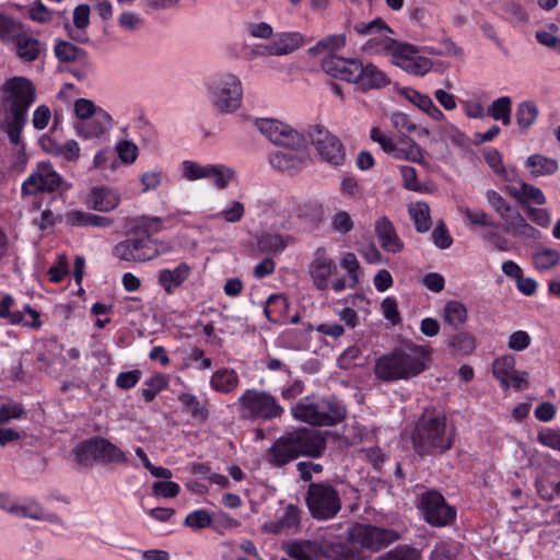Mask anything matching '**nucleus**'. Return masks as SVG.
<instances>
[{
	"label": "nucleus",
	"instance_id": "603ef678",
	"mask_svg": "<svg viewBox=\"0 0 560 560\" xmlns=\"http://www.w3.org/2000/svg\"><path fill=\"white\" fill-rule=\"evenodd\" d=\"M511 110H512V100L510 96H501L494 100L489 108L488 114L494 120L501 121L504 126H509L511 124Z\"/></svg>",
	"mask_w": 560,
	"mask_h": 560
},
{
	"label": "nucleus",
	"instance_id": "774afa93",
	"mask_svg": "<svg viewBox=\"0 0 560 560\" xmlns=\"http://www.w3.org/2000/svg\"><path fill=\"white\" fill-rule=\"evenodd\" d=\"M419 555L415 548L409 546H398L387 553L378 557L376 560H418Z\"/></svg>",
	"mask_w": 560,
	"mask_h": 560
},
{
	"label": "nucleus",
	"instance_id": "dca6fc26",
	"mask_svg": "<svg viewBox=\"0 0 560 560\" xmlns=\"http://www.w3.org/2000/svg\"><path fill=\"white\" fill-rule=\"evenodd\" d=\"M419 510L425 522L435 527L447 526L456 516V511L435 491L423 493L420 497Z\"/></svg>",
	"mask_w": 560,
	"mask_h": 560
},
{
	"label": "nucleus",
	"instance_id": "7ed1b4c3",
	"mask_svg": "<svg viewBox=\"0 0 560 560\" xmlns=\"http://www.w3.org/2000/svg\"><path fill=\"white\" fill-rule=\"evenodd\" d=\"M205 89L213 110L220 115H232L243 104L244 88L241 78L229 70L208 75Z\"/></svg>",
	"mask_w": 560,
	"mask_h": 560
},
{
	"label": "nucleus",
	"instance_id": "1a4fd4ad",
	"mask_svg": "<svg viewBox=\"0 0 560 560\" xmlns=\"http://www.w3.org/2000/svg\"><path fill=\"white\" fill-rule=\"evenodd\" d=\"M236 405L241 418L246 420L270 421L280 418L284 412L273 395L256 388L245 389L238 396Z\"/></svg>",
	"mask_w": 560,
	"mask_h": 560
},
{
	"label": "nucleus",
	"instance_id": "aec40b11",
	"mask_svg": "<svg viewBox=\"0 0 560 560\" xmlns=\"http://www.w3.org/2000/svg\"><path fill=\"white\" fill-rule=\"evenodd\" d=\"M337 266L326 248L315 249L307 266V273L315 289L326 291Z\"/></svg>",
	"mask_w": 560,
	"mask_h": 560
},
{
	"label": "nucleus",
	"instance_id": "6ab92c4d",
	"mask_svg": "<svg viewBox=\"0 0 560 560\" xmlns=\"http://www.w3.org/2000/svg\"><path fill=\"white\" fill-rule=\"evenodd\" d=\"M62 183L61 175L54 168L49 162L37 164L33 173L23 182L22 192L25 195H36L44 191H54Z\"/></svg>",
	"mask_w": 560,
	"mask_h": 560
},
{
	"label": "nucleus",
	"instance_id": "f704fd0d",
	"mask_svg": "<svg viewBox=\"0 0 560 560\" xmlns=\"http://www.w3.org/2000/svg\"><path fill=\"white\" fill-rule=\"evenodd\" d=\"M300 523V510L289 504L278 521L267 522L262 526V532L271 534H281L296 528Z\"/></svg>",
	"mask_w": 560,
	"mask_h": 560
},
{
	"label": "nucleus",
	"instance_id": "bf43d9fd",
	"mask_svg": "<svg viewBox=\"0 0 560 560\" xmlns=\"http://www.w3.org/2000/svg\"><path fill=\"white\" fill-rule=\"evenodd\" d=\"M340 266L348 273L349 287L355 288L360 282V264L353 253H345L340 258Z\"/></svg>",
	"mask_w": 560,
	"mask_h": 560
},
{
	"label": "nucleus",
	"instance_id": "a878e982",
	"mask_svg": "<svg viewBox=\"0 0 560 560\" xmlns=\"http://www.w3.org/2000/svg\"><path fill=\"white\" fill-rule=\"evenodd\" d=\"M374 232L384 250L396 254L404 249V243L387 217H381L375 221Z\"/></svg>",
	"mask_w": 560,
	"mask_h": 560
},
{
	"label": "nucleus",
	"instance_id": "de8ad7c7",
	"mask_svg": "<svg viewBox=\"0 0 560 560\" xmlns=\"http://www.w3.org/2000/svg\"><path fill=\"white\" fill-rule=\"evenodd\" d=\"M539 115L538 106L533 101H523L516 107V122L521 129H528Z\"/></svg>",
	"mask_w": 560,
	"mask_h": 560
},
{
	"label": "nucleus",
	"instance_id": "4be33fe9",
	"mask_svg": "<svg viewBox=\"0 0 560 560\" xmlns=\"http://www.w3.org/2000/svg\"><path fill=\"white\" fill-rule=\"evenodd\" d=\"M360 60L361 59L358 58H343L338 55L329 54L323 59L322 68L331 78L354 85Z\"/></svg>",
	"mask_w": 560,
	"mask_h": 560
},
{
	"label": "nucleus",
	"instance_id": "c85d7f7f",
	"mask_svg": "<svg viewBox=\"0 0 560 560\" xmlns=\"http://www.w3.org/2000/svg\"><path fill=\"white\" fill-rule=\"evenodd\" d=\"M125 228L128 233L138 235L143 234L144 237H151L153 234L165 230L164 220L156 215H139L126 219Z\"/></svg>",
	"mask_w": 560,
	"mask_h": 560
},
{
	"label": "nucleus",
	"instance_id": "bb28decb",
	"mask_svg": "<svg viewBox=\"0 0 560 560\" xmlns=\"http://www.w3.org/2000/svg\"><path fill=\"white\" fill-rule=\"evenodd\" d=\"M505 190L518 203L526 207V209L530 207V203L537 206H544L547 203V198L544 191L539 187L525 182H518L515 185H510Z\"/></svg>",
	"mask_w": 560,
	"mask_h": 560
},
{
	"label": "nucleus",
	"instance_id": "393cba45",
	"mask_svg": "<svg viewBox=\"0 0 560 560\" xmlns=\"http://www.w3.org/2000/svg\"><path fill=\"white\" fill-rule=\"evenodd\" d=\"M40 147L46 153L66 162L75 163L81 156V147L74 139L58 141L50 137H43Z\"/></svg>",
	"mask_w": 560,
	"mask_h": 560
},
{
	"label": "nucleus",
	"instance_id": "0e129e2a",
	"mask_svg": "<svg viewBox=\"0 0 560 560\" xmlns=\"http://www.w3.org/2000/svg\"><path fill=\"white\" fill-rule=\"evenodd\" d=\"M14 305V299L10 294H5L0 299V318H5L10 324L16 325L23 322V313L20 311H11Z\"/></svg>",
	"mask_w": 560,
	"mask_h": 560
},
{
	"label": "nucleus",
	"instance_id": "ddd939ff",
	"mask_svg": "<svg viewBox=\"0 0 560 560\" xmlns=\"http://www.w3.org/2000/svg\"><path fill=\"white\" fill-rule=\"evenodd\" d=\"M75 459L81 464L92 460L121 464L128 460L127 453L103 438L88 440L74 450Z\"/></svg>",
	"mask_w": 560,
	"mask_h": 560
},
{
	"label": "nucleus",
	"instance_id": "58836bf2",
	"mask_svg": "<svg viewBox=\"0 0 560 560\" xmlns=\"http://www.w3.org/2000/svg\"><path fill=\"white\" fill-rule=\"evenodd\" d=\"M530 259L536 270L548 271L560 265V252L541 246L533 252Z\"/></svg>",
	"mask_w": 560,
	"mask_h": 560
},
{
	"label": "nucleus",
	"instance_id": "b1692460",
	"mask_svg": "<svg viewBox=\"0 0 560 560\" xmlns=\"http://www.w3.org/2000/svg\"><path fill=\"white\" fill-rule=\"evenodd\" d=\"M392 83L388 74L372 62L360 60L354 85L362 92L382 90Z\"/></svg>",
	"mask_w": 560,
	"mask_h": 560
},
{
	"label": "nucleus",
	"instance_id": "79ce46f5",
	"mask_svg": "<svg viewBox=\"0 0 560 560\" xmlns=\"http://www.w3.org/2000/svg\"><path fill=\"white\" fill-rule=\"evenodd\" d=\"M305 161L303 155L293 152H276L270 158L271 165L282 172L299 171L303 167Z\"/></svg>",
	"mask_w": 560,
	"mask_h": 560
},
{
	"label": "nucleus",
	"instance_id": "9b49d317",
	"mask_svg": "<svg viewBox=\"0 0 560 560\" xmlns=\"http://www.w3.org/2000/svg\"><path fill=\"white\" fill-rule=\"evenodd\" d=\"M163 242L152 237H129L117 243L113 256L122 261L147 262L167 253Z\"/></svg>",
	"mask_w": 560,
	"mask_h": 560
},
{
	"label": "nucleus",
	"instance_id": "a211bd4d",
	"mask_svg": "<svg viewBox=\"0 0 560 560\" xmlns=\"http://www.w3.org/2000/svg\"><path fill=\"white\" fill-rule=\"evenodd\" d=\"M311 141L317 153L325 162L338 166L346 159V152L340 140L322 126L314 127L310 132Z\"/></svg>",
	"mask_w": 560,
	"mask_h": 560
},
{
	"label": "nucleus",
	"instance_id": "f3484780",
	"mask_svg": "<svg viewBox=\"0 0 560 560\" xmlns=\"http://www.w3.org/2000/svg\"><path fill=\"white\" fill-rule=\"evenodd\" d=\"M390 62L405 72L417 77L425 75L433 66L432 61L421 55L416 46L402 42H399L394 50Z\"/></svg>",
	"mask_w": 560,
	"mask_h": 560
},
{
	"label": "nucleus",
	"instance_id": "5fc2aeb1",
	"mask_svg": "<svg viewBox=\"0 0 560 560\" xmlns=\"http://www.w3.org/2000/svg\"><path fill=\"white\" fill-rule=\"evenodd\" d=\"M457 209L459 212L465 214L469 224L474 226H498L497 223L491 219V217L482 209H470L465 205H458Z\"/></svg>",
	"mask_w": 560,
	"mask_h": 560
},
{
	"label": "nucleus",
	"instance_id": "4d7b16f0",
	"mask_svg": "<svg viewBox=\"0 0 560 560\" xmlns=\"http://www.w3.org/2000/svg\"><path fill=\"white\" fill-rule=\"evenodd\" d=\"M208 164H201L194 160H185L180 163L182 177L188 182L206 179Z\"/></svg>",
	"mask_w": 560,
	"mask_h": 560
},
{
	"label": "nucleus",
	"instance_id": "9d476101",
	"mask_svg": "<svg viewBox=\"0 0 560 560\" xmlns=\"http://www.w3.org/2000/svg\"><path fill=\"white\" fill-rule=\"evenodd\" d=\"M354 31L370 38L361 46V51L370 56H388L392 58L399 42L392 37V28L380 18L369 23L359 22L353 26Z\"/></svg>",
	"mask_w": 560,
	"mask_h": 560
},
{
	"label": "nucleus",
	"instance_id": "c9c22d12",
	"mask_svg": "<svg viewBox=\"0 0 560 560\" xmlns=\"http://www.w3.org/2000/svg\"><path fill=\"white\" fill-rule=\"evenodd\" d=\"M285 551L294 560H320L322 547L316 541L300 540L287 544Z\"/></svg>",
	"mask_w": 560,
	"mask_h": 560
},
{
	"label": "nucleus",
	"instance_id": "864d4df0",
	"mask_svg": "<svg viewBox=\"0 0 560 560\" xmlns=\"http://www.w3.org/2000/svg\"><path fill=\"white\" fill-rule=\"evenodd\" d=\"M347 36L345 33L332 34L322 38L315 46L310 48V54L318 55L324 52H332L346 46Z\"/></svg>",
	"mask_w": 560,
	"mask_h": 560
},
{
	"label": "nucleus",
	"instance_id": "37998d69",
	"mask_svg": "<svg viewBox=\"0 0 560 560\" xmlns=\"http://www.w3.org/2000/svg\"><path fill=\"white\" fill-rule=\"evenodd\" d=\"M443 318L451 327L458 330L467 320V308L462 302L451 300L444 306Z\"/></svg>",
	"mask_w": 560,
	"mask_h": 560
},
{
	"label": "nucleus",
	"instance_id": "423d86ee",
	"mask_svg": "<svg viewBox=\"0 0 560 560\" xmlns=\"http://www.w3.org/2000/svg\"><path fill=\"white\" fill-rule=\"evenodd\" d=\"M413 446L421 455L443 453L451 448L454 430L443 415H423L412 434Z\"/></svg>",
	"mask_w": 560,
	"mask_h": 560
},
{
	"label": "nucleus",
	"instance_id": "09e8293b",
	"mask_svg": "<svg viewBox=\"0 0 560 560\" xmlns=\"http://www.w3.org/2000/svg\"><path fill=\"white\" fill-rule=\"evenodd\" d=\"M245 215V205L235 199L228 200L224 207L213 214L217 220L224 221L226 223H238Z\"/></svg>",
	"mask_w": 560,
	"mask_h": 560
},
{
	"label": "nucleus",
	"instance_id": "4c0bfd02",
	"mask_svg": "<svg viewBox=\"0 0 560 560\" xmlns=\"http://www.w3.org/2000/svg\"><path fill=\"white\" fill-rule=\"evenodd\" d=\"M312 330L311 324H302L301 327L284 330L280 338L285 347L300 350L308 346Z\"/></svg>",
	"mask_w": 560,
	"mask_h": 560
},
{
	"label": "nucleus",
	"instance_id": "ea45409f",
	"mask_svg": "<svg viewBox=\"0 0 560 560\" xmlns=\"http://www.w3.org/2000/svg\"><path fill=\"white\" fill-rule=\"evenodd\" d=\"M292 238L280 233H265L257 238V246L260 252L267 254L282 253Z\"/></svg>",
	"mask_w": 560,
	"mask_h": 560
},
{
	"label": "nucleus",
	"instance_id": "f257e3e1",
	"mask_svg": "<svg viewBox=\"0 0 560 560\" xmlns=\"http://www.w3.org/2000/svg\"><path fill=\"white\" fill-rule=\"evenodd\" d=\"M35 101V86L25 77L9 78L0 86V128L20 149L24 148L21 133Z\"/></svg>",
	"mask_w": 560,
	"mask_h": 560
},
{
	"label": "nucleus",
	"instance_id": "3c124183",
	"mask_svg": "<svg viewBox=\"0 0 560 560\" xmlns=\"http://www.w3.org/2000/svg\"><path fill=\"white\" fill-rule=\"evenodd\" d=\"M168 377L165 374L156 373L143 382L141 396L147 402L152 401L159 393L167 388Z\"/></svg>",
	"mask_w": 560,
	"mask_h": 560
},
{
	"label": "nucleus",
	"instance_id": "49530a36",
	"mask_svg": "<svg viewBox=\"0 0 560 560\" xmlns=\"http://www.w3.org/2000/svg\"><path fill=\"white\" fill-rule=\"evenodd\" d=\"M515 370V358L512 354H505L498 358L492 364V372L495 378L504 388L510 387L509 375Z\"/></svg>",
	"mask_w": 560,
	"mask_h": 560
},
{
	"label": "nucleus",
	"instance_id": "2f4dec72",
	"mask_svg": "<svg viewBox=\"0 0 560 560\" xmlns=\"http://www.w3.org/2000/svg\"><path fill=\"white\" fill-rule=\"evenodd\" d=\"M12 515L35 521H46L50 523L58 522V516L56 514L46 513L43 506L32 499L16 501Z\"/></svg>",
	"mask_w": 560,
	"mask_h": 560
},
{
	"label": "nucleus",
	"instance_id": "39448f33",
	"mask_svg": "<svg viewBox=\"0 0 560 560\" xmlns=\"http://www.w3.org/2000/svg\"><path fill=\"white\" fill-rule=\"evenodd\" d=\"M75 135L86 141L104 142L108 140L114 127L113 116L88 98H78L73 103Z\"/></svg>",
	"mask_w": 560,
	"mask_h": 560
},
{
	"label": "nucleus",
	"instance_id": "69168bd1",
	"mask_svg": "<svg viewBox=\"0 0 560 560\" xmlns=\"http://www.w3.org/2000/svg\"><path fill=\"white\" fill-rule=\"evenodd\" d=\"M141 184V191L149 192L151 190L158 189L163 180V172L159 168H153L143 172L139 177Z\"/></svg>",
	"mask_w": 560,
	"mask_h": 560
},
{
	"label": "nucleus",
	"instance_id": "f03ea898",
	"mask_svg": "<svg viewBox=\"0 0 560 560\" xmlns=\"http://www.w3.org/2000/svg\"><path fill=\"white\" fill-rule=\"evenodd\" d=\"M431 349L427 346L407 343L378 358L374 365L375 376L384 382L408 380L429 368Z\"/></svg>",
	"mask_w": 560,
	"mask_h": 560
},
{
	"label": "nucleus",
	"instance_id": "72a5a7b5",
	"mask_svg": "<svg viewBox=\"0 0 560 560\" xmlns=\"http://www.w3.org/2000/svg\"><path fill=\"white\" fill-rule=\"evenodd\" d=\"M206 179L219 190L226 189L236 179V170L223 163H208Z\"/></svg>",
	"mask_w": 560,
	"mask_h": 560
},
{
	"label": "nucleus",
	"instance_id": "8fccbe9b",
	"mask_svg": "<svg viewBox=\"0 0 560 560\" xmlns=\"http://www.w3.org/2000/svg\"><path fill=\"white\" fill-rule=\"evenodd\" d=\"M289 310V301L284 295L273 294L267 300L264 308L266 317L271 322H279Z\"/></svg>",
	"mask_w": 560,
	"mask_h": 560
},
{
	"label": "nucleus",
	"instance_id": "052dcab7",
	"mask_svg": "<svg viewBox=\"0 0 560 560\" xmlns=\"http://www.w3.org/2000/svg\"><path fill=\"white\" fill-rule=\"evenodd\" d=\"M115 151L121 163L126 165L133 164L139 156V148L130 140H119L115 144Z\"/></svg>",
	"mask_w": 560,
	"mask_h": 560
},
{
	"label": "nucleus",
	"instance_id": "f8f14e48",
	"mask_svg": "<svg viewBox=\"0 0 560 560\" xmlns=\"http://www.w3.org/2000/svg\"><path fill=\"white\" fill-rule=\"evenodd\" d=\"M370 138L376 142L381 149L396 160L423 163V149L410 137H400L398 140L385 135L378 127L370 130Z\"/></svg>",
	"mask_w": 560,
	"mask_h": 560
},
{
	"label": "nucleus",
	"instance_id": "680f3d73",
	"mask_svg": "<svg viewBox=\"0 0 560 560\" xmlns=\"http://www.w3.org/2000/svg\"><path fill=\"white\" fill-rule=\"evenodd\" d=\"M92 167L94 170H109L114 173L119 167V163L113 156L109 148H103L94 154Z\"/></svg>",
	"mask_w": 560,
	"mask_h": 560
},
{
	"label": "nucleus",
	"instance_id": "7c9ffc66",
	"mask_svg": "<svg viewBox=\"0 0 560 560\" xmlns=\"http://www.w3.org/2000/svg\"><path fill=\"white\" fill-rule=\"evenodd\" d=\"M191 268L186 262L178 264L174 269H162L158 275V282L168 294H172L189 277Z\"/></svg>",
	"mask_w": 560,
	"mask_h": 560
},
{
	"label": "nucleus",
	"instance_id": "e2e57ef3",
	"mask_svg": "<svg viewBox=\"0 0 560 560\" xmlns=\"http://www.w3.org/2000/svg\"><path fill=\"white\" fill-rule=\"evenodd\" d=\"M212 520L213 525L211 528L220 535L233 532L241 526V523L237 520L223 512L214 514Z\"/></svg>",
	"mask_w": 560,
	"mask_h": 560
},
{
	"label": "nucleus",
	"instance_id": "5701e85b",
	"mask_svg": "<svg viewBox=\"0 0 560 560\" xmlns=\"http://www.w3.org/2000/svg\"><path fill=\"white\" fill-rule=\"evenodd\" d=\"M120 201L121 195L118 189L107 185L92 187L84 198L86 207L98 212L113 211Z\"/></svg>",
	"mask_w": 560,
	"mask_h": 560
},
{
	"label": "nucleus",
	"instance_id": "473e14b6",
	"mask_svg": "<svg viewBox=\"0 0 560 560\" xmlns=\"http://www.w3.org/2000/svg\"><path fill=\"white\" fill-rule=\"evenodd\" d=\"M90 24V7L86 4L78 5L73 11V25H66L68 35L75 42L88 43L89 37L86 27Z\"/></svg>",
	"mask_w": 560,
	"mask_h": 560
},
{
	"label": "nucleus",
	"instance_id": "c03bdc74",
	"mask_svg": "<svg viewBox=\"0 0 560 560\" xmlns=\"http://www.w3.org/2000/svg\"><path fill=\"white\" fill-rule=\"evenodd\" d=\"M526 165L535 177L552 175L558 171L559 164L556 160L534 154L528 156Z\"/></svg>",
	"mask_w": 560,
	"mask_h": 560
},
{
	"label": "nucleus",
	"instance_id": "c756f323",
	"mask_svg": "<svg viewBox=\"0 0 560 560\" xmlns=\"http://www.w3.org/2000/svg\"><path fill=\"white\" fill-rule=\"evenodd\" d=\"M241 383L238 373L231 368L215 370L209 380L210 388L220 394L234 393Z\"/></svg>",
	"mask_w": 560,
	"mask_h": 560
},
{
	"label": "nucleus",
	"instance_id": "0eeeda50",
	"mask_svg": "<svg viewBox=\"0 0 560 560\" xmlns=\"http://www.w3.org/2000/svg\"><path fill=\"white\" fill-rule=\"evenodd\" d=\"M324 448V441L307 430H298L279 438L269 450L268 459L282 466L301 455L317 457Z\"/></svg>",
	"mask_w": 560,
	"mask_h": 560
},
{
	"label": "nucleus",
	"instance_id": "cd10ccee",
	"mask_svg": "<svg viewBox=\"0 0 560 560\" xmlns=\"http://www.w3.org/2000/svg\"><path fill=\"white\" fill-rule=\"evenodd\" d=\"M400 95L419 108L421 112L427 114L434 121L442 122L445 120L443 112L433 103L432 98L422 94L421 92L412 88H404L400 90Z\"/></svg>",
	"mask_w": 560,
	"mask_h": 560
},
{
	"label": "nucleus",
	"instance_id": "4468645a",
	"mask_svg": "<svg viewBox=\"0 0 560 560\" xmlns=\"http://www.w3.org/2000/svg\"><path fill=\"white\" fill-rule=\"evenodd\" d=\"M307 506L317 520L334 517L341 509V502L335 488L327 483H312L308 488Z\"/></svg>",
	"mask_w": 560,
	"mask_h": 560
},
{
	"label": "nucleus",
	"instance_id": "20e7f679",
	"mask_svg": "<svg viewBox=\"0 0 560 560\" xmlns=\"http://www.w3.org/2000/svg\"><path fill=\"white\" fill-rule=\"evenodd\" d=\"M0 42L20 60L33 62L45 50L27 25L19 19L0 11Z\"/></svg>",
	"mask_w": 560,
	"mask_h": 560
},
{
	"label": "nucleus",
	"instance_id": "a19ab883",
	"mask_svg": "<svg viewBox=\"0 0 560 560\" xmlns=\"http://www.w3.org/2000/svg\"><path fill=\"white\" fill-rule=\"evenodd\" d=\"M408 213L418 233H425L432 226L430 207L427 202H412L408 207Z\"/></svg>",
	"mask_w": 560,
	"mask_h": 560
},
{
	"label": "nucleus",
	"instance_id": "6e6d98bb",
	"mask_svg": "<svg viewBox=\"0 0 560 560\" xmlns=\"http://www.w3.org/2000/svg\"><path fill=\"white\" fill-rule=\"evenodd\" d=\"M212 516L206 509L195 510L186 515L184 525L195 530L211 528L213 525Z\"/></svg>",
	"mask_w": 560,
	"mask_h": 560
},
{
	"label": "nucleus",
	"instance_id": "412c9836",
	"mask_svg": "<svg viewBox=\"0 0 560 560\" xmlns=\"http://www.w3.org/2000/svg\"><path fill=\"white\" fill-rule=\"evenodd\" d=\"M351 538L354 542L370 550L380 548L398 539L396 532L371 525H355L351 529Z\"/></svg>",
	"mask_w": 560,
	"mask_h": 560
},
{
	"label": "nucleus",
	"instance_id": "e433bc0d",
	"mask_svg": "<svg viewBox=\"0 0 560 560\" xmlns=\"http://www.w3.org/2000/svg\"><path fill=\"white\" fill-rule=\"evenodd\" d=\"M270 42L275 56L289 55L304 44L303 35L299 32L279 33Z\"/></svg>",
	"mask_w": 560,
	"mask_h": 560
},
{
	"label": "nucleus",
	"instance_id": "a18cd8bd",
	"mask_svg": "<svg viewBox=\"0 0 560 560\" xmlns=\"http://www.w3.org/2000/svg\"><path fill=\"white\" fill-rule=\"evenodd\" d=\"M55 55L57 59L61 62H83L88 58V54L84 49L79 48L75 45L66 40L56 42Z\"/></svg>",
	"mask_w": 560,
	"mask_h": 560
},
{
	"label": "nucleus",
	"instance_id": "13d9d810",
	"mask_svg": "<svg viewBox=\"0 0 560 560\" xmlns=\"http://www.w3.org/2000/svg\"><path fill=\"white\" fill-rule=\"evenodd\" d=\"M178 401L184 406L185 411L188 412L192 418H207L208 411L205 407L201 406L196 395L191 393H182L178 395Z\"/></svg>",
	"mask_w": 560,
	"mask_h": 560
},
{
	"label": "nucleus",
	"instance_id": "338daca9",
	"mask_svg": "<svg viewBox=\"0 0 560 560\" xmlns=\"http://www.w3.org/2000/svg\"><path fill=\"white\" fill-rule=\"evenodd\" d=\"M558 26L551 24L549 30H539L536 32V39L539 44L560 54V37L556 35Z\"/></svg>",
	"mask_w": 560,
	"mask_h": 560
},
{
	"label": "nucleus",
	"instance_id": "6e6552de",
	"mask_svg": "<svg viewBox=\"0 0 560 560\" xmlns=\"http://www.w3.org/2000/svg\"><path fill=\"white\" fill-rule=\"evenodd\" d=\"M291 415L295 420L322 427L340 422L346 410L338 401L307 396L292 406Z\"/></svg>",
	"mask_w": 560,
	"mask_h": 560
},
{
	"label": "nucleus",
	"instance_id": "2eb2a0df",
	"mask_svg": "<svg viewBox=\"0 0 560 560\" xmlns=\"http://www.w3.org/2000/svg\"><path fill=\"white\" fill-rule=\"evenodd\" d=\"M255 127L277 145L300 150L305 145L304 137L291 126L273 118H256Z\"/></svg>",
	"mask_w": 560,
	"mask_h": 560
}]
</instances>
